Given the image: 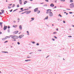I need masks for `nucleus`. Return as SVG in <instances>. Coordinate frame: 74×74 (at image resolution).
Masks as SVG:
<instances>
[{
  "label": "nucleus",
  "mask_w": 74,
  "mask_h": 74,
  "mask_svg": "<svg viewBox=\"0 0 74 74\" xmlns=\"http://www.w3.org/2000/svg\"><path fill=\"white\" fill-rule=\"evenodd\" d=\"M70 7L71 8H74V4L73 3H72L70 4Z\"/></svg>",
  "instance_id": "f257e3e1"
},
{
  "label": "nucleus",
  "mask_w": 74,
  "mask_h": 74,
  "mask_svg": "<svg viewBox=\"0 0 74 74\" xmlns=\"http://www.w3.org/2000/svg\"><path fill=\"white\" fill-rule=\"evenodd\" d=\"M49 15L50 17H52L53 16V13H52V12H50V13H49Z\"/></svg>",
  "instance_id": "f03ea898"
},
{
  "label": "nucleus",
  "mask_w": 74,
  "mask_h": 74,
  "mask_svg": "<svg viewBox=\"0 0 74 74\" xmlns=\"http://www.w3.org/2000/svg\"><path fill=\"white\" fill-rule=\"evenodd\" d=\"M51 11V9L47 10L46 14H49V13H50Z\"/></svg>",
  "instance_id": "7ed1b4c3"
},
{
  "label": "nucleus",
  "mask_w": 74,
  "mask_h": 74,
  "mask_svg": "<svg viewBox=\"0 0 74 74\" xmlns=\"http://www.w3.org/2000/svg\"><path fill=\"white\" fill-rule=\"evenodd\" d=\"M7 26H4V27L3 28V30H5L7 29Z\"/></svg>",
  "instance_id": "20e7f679"
},
{
  "label": "nucleus",
  "mask_w": 74,
  "mask_h": 74,
  "mask_svg": "<svg viewBox=\"0 0 74 74\" xmlns=\"http://www.w3.org/2000/svg\"><path fill=\"white\" fill-rule=\"evenodd\" d=\"M50 7H54V5L53 3H51L50 4Z\"/></svg>",
  "instance_id": "39448f33"
},
{
  "label": "nucleus",
  "mask_w": 74,
  "mask_h": 74,
  "mask_svg": "<svg viewBox=\"0 0 74 74\" xmlns=\"http://www.w3.org/2000/svg\"><path fill=\"white\" fill-rule=\"evenodd\" d=\"M15 39H18L19 38V37L18 36H14Z\"/></svg>",
  "instance_id": "423d86ee"
},
{
  "label": "nucleus",
  "mask_w": 74,
  "mask_h": 74,
  "mask_svg": "<svg viewBox=\"0 0 74 74\" xmlns=\"http://www.w3.org/2000/svg\"><path fill=\"white\" fill-rule=\"evenodd\" d=\"M37 11H38V8H36L34 10V12H36Z\"/></svg>",
  "instance_id": "0eeeda50"
},
{
  "label": "nucleus",
  "mask_w": 74,
  "mask_h": 74,
  "mask_svg": "<svg viewBox=\"0 0 74 74\" xmlns=\"http://www.w3.org/2000/svg\"><path fill=\"white\" fill-rule=\"evenodd\" d=\"M18 31H16L14 32V34H17L18 33Z\"/></svg>",
  "instance_id": "6e6552de"
},
{
  "label": "nucleus",
  "mask_w": 74,
  "mask_h": 74,
  "mask_svg": "<svg viewBox=\"0 0 74 74\" xmlns=\"http://www.w3.org/2000/svg\"><path fill=\"white\" fill-rule=\"evenodd\" d=\"M19 29H20V30H22V25H20L19 26Z\"/></svg>",
  "instance_id": "1a4fd4ad"
},
{
  "label": "nucleus",
  "mask_w": 74,
  "mask_h": 74,
  "mask_svg": "<svg viewBox=\"0 0 74 74\" xmlns=\"http://www.w3.org/2000/svg\"><path fill=\"white\" fill-rule=\"evenodd\" d=\"M31 12V11H29L28 12H27L26 13V14H30V13Z\"/></svg>",
  "instance_id": "9d476101"
},
{
  "label": "nucleus",
  "mask_w": 74,
  "mask_h": 74,
  "mask_svg": "<svg viewBox=\"0 0 74 74\" xmlns=\"http://www.w3.org/2000/svg\"><path fill=\"white\" fill-rule=\"evenodd\" d=\"M3 23V22H0V26H3V25H2Z\"/></svg>",
  "instance_id": "9b49d317"
},
{
  "label": "nucleus",
  "mask_w": 74,
  "mask_h": 74,
  "mask_svg": "<svg viewBox=\"0 0 74 74\" xmlns=\"http://www.w3.org/2000/svg\"><path fill=\"white\" fill-rule=\"evenodd\" d=\"M1 11L2 12V14H4V10H1Z\"/></svg>",
  "instance_id": "f8f14e48"
},
{
  "label": "nucleus",
  "mask_w": 74,
  "mask_h": 74,
  "mask_svg": "<svg viewBox=\"0 0 74 74\" xmlns=\"http://www.w3.org/2000/svg\"><path fill=\"white\" fill-rule=\"evenodd\" d=\"M27 1H25L24 2V4H26V3H27Z\"/></svg>",
  "instance_id": "ddd939ff"
},
{
  "label": "nucleus",
  "mask_w": 74,
  "mask_h": 74,
  "mask_svg": "<svg viewBox=\"0 0 74 74\" xmlns=\"http://www.w3.org/2000/svg\"><path fill=\"white\" fill-rule=\"evenodd\" d=\"M24 36V35H20L19 37H21V38H22Z\"/></svg>",
  "instance_id": "4468645a"
},
{
  "label": "nucleus",
  "mask_w": 74,
  "mask_h": 74,
  "mask_svg": "<svg viewBox=\"0 0 74 74\" xmlns=\"http://www.w3.org/2000/svg\"><path fill=\"white\" fill-rule=\"evenodd\" d=\"M48 16H47L45 18V19H48Z\"/></svg>",
  "instance_id": "2eb2a0df"
},
{
  "label": "nucleus",
  "mask_w": 74,
  "mask_h": 74,
  "mask_svg": "<svg viewBox=\"0 0 74 74\" xmlns=\"http://www.w3.org/2000/svg\"><path fill=\"white\" fill-rule=\"evenodd\" d=\"M12 38H13V39H15V36H14L12 37Z\"/></svg>",
  "instance_id": "dca6fc26"
},
{
  "label": "nucleus",
  "mask_w": 74,
  "mask_h": 74,
  "mask_svg": "<svg viewBox=\"0 0 74 74\" xmlns=\"http://www.w3.org/2000/svg\"><path fill=\"white\" fill-rule=\"evenodd\" d=\"M17 26V25H13V27H16Z\"/></svg>",
  "instance_id": "f3484780"
},
{
  "label": "nucleus",
  "mask_w": 74,
  "mask_h": 74,
  "mask_svg": "<svg viewBox=\"0 0 74 74\" xmlns=\"http://www.w3.org/2000/svg\"><path fill=\"white\" fill-rule=\"evenodd\" d=\"M18 9H15V10H13V12H15V11H17V10H18Z\"/></svg>",
  "instance_id": "a211bd4d"
},
{
  "label": "nucleus",
  "mask_w": 74,
  "mask_h": 74,
  "mask_svg": "<svg viewBox=\"0 0 74 74\" xmlns=\"http://www.w3.org/2000/svg\"><path fill=\"white\" fill-rule=\"evenodd\" d=\"M6 38H3L2 39V40H4L5 39H6Z\"/></svg>",
  "instance_id": "6ab92c4d"
},
{
  "label": "nucleus",
  "mask_w": 74,
  "mask_h": 74,
  "mask_svg": "<svg viewBox=\"0 0 74 74\" xmlns=\"http://www.w3.org/2000/svg\"><path fill=\"white\" fill-rule=\"evenodd\" d=\"M70 1L71 3H73V0H70Z\"/></svg>",
  "instance_id": "aec40b11"
},
{
  "label": "nucleus",
  "mask_w": 74,
  "mask_h": 74,
  "mask_svg": "<svg viewBox=\"0 0 74 74\" xmlns=\"http://www.w3.org/2000/svg\"><path fill=\"white\" fill-rule=\"evenodd\" d=\"M8 33H10V29H8Z\"/></svg>",
  "instance_id": "412c9836"
},
{
  "label": "nucleus",
  "mask_w": 74,
  "mask_h": 74,
  "mask_svg": "<svg viewBox=\"0 0 74 74\" xmlns=\"http://www.w3.org/2000/svg\"><path fill=\"white\" fill-rule=\"evenodd\" d=\"M24 10H22L21 11H20L19 12H23V11H24Z\"/></svg>",
  "instance_id": "4be33fe9"
},
{
  "label": "nucleus",
  "mask_w": 74,
  "mask_h": 74,
  "mask_svg": "<svg viewBox=\"0 0 74 74\" xmlns=\"http://www.w3.org/2000/svg\"><path fill=\"white\" fill-rule=\"evenodd\" d=\"M40 11L38 10V11L37 13V14H39V13H40Z\"/></svg>",
  "instance_id": "5701e85b"
},
{
  "label": "nucleus",
  "mask_w": 74,
  "mask_h": 74,
  "mask_svg": "<svg viewBox=\"0 0 74 74\" xmlns=\"http://www.w3.org/2000/svg\"><path fill=\"white\" fill-rule=\"evenodd\" d=\"M19 3H20V4H21V5H22V1H21V2H19Z\"/></svg>",
  "instance_id": "b1692460"
},
{
  "label": "nucleus",
  "mask_w": 74,
  "mask_h": 74,
  "mask_svg": "<svg viewBox=\"0 0 74 74\" xmlns=\"http://www.w3.org/2000/svg\"><path fill=\"white\" fill-rule=\"evenodd\" d=\"M29 10V9H25L23 10L24 11H26V10Z\"/></svg>",
  "instance_id": "393cba45"
},
{
  "label": "nucleus",
  "mask_w": 74,
  "mask_h": 74,
  "mask_svg": "<svg viewBox=\"0 0 74 74\" xmlns=\"http://www.w3.org/2000/svg\"><path fill=\"white\" fill-rule=\"evenodd\" d=\"M12 5V4H9L8 5H9V6H11V5Z\"/></svg>",
  "instance_id": "a878e982"
},
{
  "label": "nucleus",
  "mask_w": 74,
  "mask_h": 74,
  "mask_svg": "<svg viewBox=\"0 0 74 74\" xmlns=\"http://www.w3.org/2000/svg\"><path fill=\"white\" fill-rule=\"evenodd\" d=\"M14 39H12V41H16V39H14Z\"/></svg>",
  "instance_id": "bb28decb"
},
{
  "label": "nucleus",
  "mask_w": 74,
  "mask_h": 74,
  "mask_svg": "<svg viewBox=\"0 0 74 74\" xmlns=\"http://www.w3.org/2000/svg\"><path fill=\"white\" fill-rule=\"evenodd\" d=\"M15 4H14L12 6V7L14 8V7H15Z\"/></svg>",
  "instance_id": "cd10ccee"
},
{
  "label": "nucleus",
  "mask_w": 74,
  "mask_h": 74,
  "mask_svg": "<svg viewBox=\"0 0 74 74\" xmlns=\"http://www.w3.org/2000/svg\"><path fill=\"white\" fill-rule=\"evenodd\" d=\"M31 19L32 20V21H33V20H34V18H31Z\"/></svg>",
  "instance_id": "c85d7f7f"
},
{
  "label": "nucleus",
  "mask_w": 74,
  "mask_h": 74,
  "mask_svg": "<svg viewBox=\"0 0 74 74\" xmlns=\"http://www.w3.org/2000/svg\"><path fill=\"white\" fill-rule=\"evenodd\" d=\"M54 38H56V39H57V38H58L55 36H54Z\"/></svg>",
  "instance_id": "c756f323"
},
{
  "label": "nucleus",
  "mask_w": 74,
  "mask_h": 74,
  "mask_svg": "<svg viewBox=\"0 0 74 74\" xmlns=\"http://www.w3.org/2000/svg\"><path fill=\"white\" fill-rule=\"evenodd\" d=\"M57 32H54L53 33V34H56Z\"/></svg>",
  "instance_id": "7c9ffc66"
},
{
  "label": "nucleus",
  "mask_w": 74,
  "mask_h": 74,
  "mask_svg": "<svg viewBox=\"0 0 74 74\" xmlns=\"http://www.w3.org/2000/svg\"><path fill=\"white\" fill-rule=\"evenodd\" d=\"M8 9H10V8H11L10 7V6H8Z\"/></svg>",
  "instance_id": "2f4dec72"
},
{
  "label": "nucleus",
  "mask_w": 74,
  "mask_h": 74,
  "mask_svg": "<svg viewBox=\"0 0 74 74\" xmlns=\"http://www.w3.org/2000/svg\"><path fill=\"white\" fill-rule=\"evenodd\" d=\"M59 16H60V17H62V16L60 15V14H59Z\"/></svg>",
  "instance_id": "473e14b6"
},
{
  "label": "nucleus",
  "mask_w": 74,
  "mask_h": 74,
  "mask_svg": "<svg viewBox=\"0 0 74 74\" xmlns=\"http://www.w3.org/2000/svg\"><path fill=\"white\" fill-rule=\"evenodd\" d=\"M68 37H72V36H68Z\"/></svg>",
  "instance_id": "72a5a7b5"
},
{
  "label": "nucleus",
  "mask_w": 74,
  "mask_h": 74,
  "mask_svg": "<svg viewBox=\"0 0 74 74\" xmlns=\"http://www.w3.org/2000/svg\"><path fill=\"white\" fill-rule=\"evenodd\" d=\"M17 7H19V4H18L17 5Z\"/></svg>",
  "instance_id": "f704fd0d"
},
{
  "label": "nucleus",
  "mask_w": 74,
  "mask_h": 74,
  "mask_svg": "<svg viewBox=\"0 0 74 74\" xmlns=\"http://www.w3.org/2000/svg\"><path fill=\"white\" fill-rule=\"evenodd\" d=\"M44 6L45 7H47V5H44Z\"/></svg>",
  "instance_id": "c9c22d12"
},
{
  "label": "nucleus",
  "mask_w": 74,
  "mask_h": 74,
  "mask_svg": "<svg viewBox=\"0 0 74 74\" xmlns=\"http://www.w3.org/2000/svg\"><path fill=\"white\" fill-rule=\"evenodd\" d=\"M40 45V44L38 43H36V45Z\"/></svg>",
  "instance_id": "e433bc0d"
},
{
  "label": "nucleus",
  "mask_w": 74,
  "mask_h": 74,
  "mask_svg": "<svg viewBox=\"0 0 74 74\" xmlns=\"http://www.w3.org/2000/svg\"><path fill=\"white\" fill-rule=\"evenodd\" d=\"M8 42V41L6 40L4 42V43H6V42Z\"/></svg>",
  "instance_id": "4c0bfd02"
},
{
  "label": "nucleus",
  "mask_w": 74,
  "mask_h": 74,
  "mask_svg": "<svg viewBox=\"0 0 74 74\" xmlns=\"http://www.w3.org/2000/svg\"><path fill=\"white\" fill-rule=\"evenodd\" d=\"M61 1H65V0H61Z\"/></svg>",
  "instance_id": "58836bf2"
},
{
  "label": "nucleus",
  "mask_w": 74,
  "mask_h": 74,
  "mask_svg": "<svg viewBox=\"0 0 74 74\" xmlns=\"http://www.w3.org/2000/svg\"><path fill=\"white\" fill-rule=\"evenodd\" d=\"M19 36V37H18V38H21V36Z\"/></svg>",
  "instance_id": "ea45409f"
},
{
  "label": "nucleus",
  "mask_w": 74,
  "mask_h": 74,
  "mask_svg": "<svg viewBox=\"0 0 74 74\" xmlns=\"http://www.w3.org/2000/svg\"><path fill=\"white\" fill-rule=\"evenodd\" d=\"M69 14H73V12H69Z\"/></svg>",
  "instance_id": "a19ab883"
},
{
  "label": "nucleus",
  "mask_w": 74,
  "mask_h": 74,
  "mask_svg": "<svg viewBox=\"0 0 74 74\" xmlns=\"http://www.w3.org/2000/svg\"><path fill=\"white\" fill-rule=\"evenodd\" d=\"M10 12H12V9L11 10H9Z\"/></svg>",
  "instance_id": "79ce46f5"
},
{
  "label": "nucleus",
  "mask_w": 74,
  "mask_h": 74,
  "mask_svg": "<svg viewBox=\"0 0 74 74\" xmlns=\"http://www.w3.org/2000/svg\"><path fill=\"white\" fill-rule=\"evenodd\" d=\"M66 10H70V9H66Z\"/></svg>",
  "instance_id": "37998d69"
},
{
  "label": "nucleus",
  "mask_w": 74,
  "mask_h": 74,
  "mask_svg": "<svg viewBox=\"0 0 74 74\" xmlns=\"http://www.w3.org/2000/svg\"><path fill=\"white\" fill-rule=\"evenodd\" d=\"M17 44H18V45H19V44H20V43H19V42H18Z\"/></svg>",
  "instance_id": "c03bdc74"
},
{
  "label": "nucleus",
  "mask_w": 74,
  "mask_h": 74,
  "mask_svg": "<svg viewBox=\"0 0 74 74\" xmlns=\"http://www.w3.org/2000/svg\"><path fill=\"white\" fill-rule=\"evenodd\" d=\"M32 43H33V44H35V43H36V42H32Z\"/></svg>",
  "instance_id": "a18cd8bd"
},
{
  "label": "nucleus",
  "mask_w": 74,
  "mask_h": 74,
  "mask_svg": "<svg viewBox=\"0 0 74 74\" xmlns=\"http://www.w3.org/2000/svg\"><path fill=\"white\" fill-rule=\"evenodd\" d=\"M23 8H21L20 10H23Z\"/></svg>",
  "instance_id": "49530a36"
},
{
  "label": "nucleus",
  "mask_w": 74,
  "mask_h": 74,
  "mask_svg": "<svg viewBox=\"0 0 74 74\" xmlns=\"http://www.w3.org/2000/svg\"><path fill=\"white\" fill-rule=\"evenodd\" d=\"M38 51H41V49H39L38 50Z\"/></svg>",
  "instance_id": "de8ad7c7"
},
{
  "label": "nucleus",
  "mask_w": 74,
  "mask_h": 74,
  "mask_svg": "<svg viewBox=\"0 0 74 74\" xmlns=\"http://www.w3.org/2000/svg\"><path fill=\"white\" fill-rule=\"evenodd\" d=\"M4 53H8V52L7 51H4Z\"/></svg>",
  "instance_id": "09e8293b"
},
{
  "label": "nucleus",
  "mask_w": 74,
  "mask_h": 74,
  "mask_svg": "<svg viewBox=\"0 0 74 74\" xmlns=\"http://www.w3.org/2000/svg\"><path fill=\"white\" fill-rule=\"evenodd\" d=\"M8 29H10V27L9 26H8Z\"/></svg>",
  "instance_id": "8fccbe9b"
},
{
  "label": "nucleus",
  "mask_w": 74,
  "mask_h": 74,
  "mask_svg": "<svg viewBox=\"0 0 74 74\" xmlns=\"http://www.w3.org/2000/svg\"><path fill=\"white\" fill-rule=\"evenodd\" d=\"M25 62H28V60H25Z\"/></svg>",
  "instance_id": "3c124183"
},
{
  "label": "nucleus",
  "mask_w": 74,
  "mask_h": 74,
  "mask_svg": "<svg viewBox=\"0 0 74 74\" xmlns=\"http://www.w3.org/2000/svg\"><path fill=\"white\" fill-rule=\"evenodd\" d=\"M27 58H31V57H27Z\"/></svg>",
  "instance_id": "603ef678"
},
{
  "label": "nucleus",
  "mask_w": 74,
  "mask_h": 74,
  "mask_svg": "<svg viewBox=\"0 0 74 74\" xmlns=\"http://www.w3.org/2000/svg\"><path fill=\"white\" fill-rule=\"evenodd\" d=\"M52 40L53 41H55V39L54 38H52Z\"/></svg>",
  "instance_id": "864d4df0"
},
{
  "label": "nucleus",
  "mask_w": 74,
  "mask_h": 74,
  "mask_svg": "<svg viewBox=\"0 0 74 74\" xmlns=\"http://www.w3.org/2000/svg\"><path fill=\"white\" fill-rule=\"evenodd\" d=\"M57 20H58V21H60V18H58L57 19Z\"/></svg>",
  "instance_id": "5fc2aeb1"
},
{
  "label": "nucleus",
  "mask_w": 74,
  "mask_h": 74,
  "mask_svg": "<svg viewBox=\"0 0 74 74\" xmlns=\"http://www.w3.org/2000/svg\"><path fill=\"white\" fill-rule=\"evenodd\" d=\"M63 23H66V22L65 21H63Z\"/></svg>",
  "instance_id": "6e6d98bb"
},
{
  "label": "nucleus",
  "mask_w": 74,
  "mask_h": 74,
  "mask_svg": "<svg viewBox=\"0 0 74 74\" xmlns=\"http://www.w3.org/2000/svg\"><path fill=\"white\" fill-rule=\"evenodd\" d=\"M0 15H2V13L1 12H0Z\"/></svg>",
  "instance_id": "4d7b16f0"
},
{
  "label": "nucleus",
  "mask_w": 74,
  "mask_h": 74,
  "mask_svg": "<svg viewBox=\"0 0 74 74\" xmlns=\"http://www.w3.org/2000/svg\"><path fill=\"white\" fill-rule=\"evenodd\" d=\"M46 1H47V2H48V0H45Z\"/></svg>",
  "instance_id": "13d9d810"
},
{
  "label": "nucleus",
  "mask_w": 74,
  "mask_h": 74,
  "mask_svg": "<svg viewBox=\"0 0 74 74\" xmlns=\"http://www.w3.org/2000/svg\"><path fill=\"white\" fill-rule=\"evenodd\" d=\"M49 56H47V57H46V58H48V57H49Z\"/></svg>",
  "instance_id": "bf43d9fd"
},
{
  "label": "nucleus",
  "mask_w": 74,
  "mask_h": 74,
  "mask_svg": "<svg viewBox=\"0 0 74 74\" xmlns=\"http://www.w3.org/2000/svg\"><path fill=\"white\" fill-rule=\"evenodd\" d=\"M13 22H14V23H15V22H16V21H13Z\"/></svg>",
  "instance_id": "052dcab7"
},
{
  "label": "nucleus",
  "mask_w": 74,
  "mask_h": 74,
  "mask_svg": "<svg viewBox=\"0 0 74 74\" xmlns=\"http://www.w3.org/2000/svg\"><path fill=\"white\" fill-rule=\"evenodd\" d=\"M27 33H29V31H27Z\"/></svg>",
  "instance_id": "680f3d73"
},
{
  "label": "nucleus",
  "mask_w": 74,
  "mask_h": 74,
  "mask_svg": "<svg viewBox=\"0 0 74 74\" xmlns=\"http://www.w3.org/2000/svg\"><path fill=\"white\" fill-rule=\"evenodd\" d=\"M2 34V32H0V34Z\"/></svg>",
  "instance_id": "e2e57ef3"
},
{
  "label": "nucleus",
  "mask_w": 74,
  "mask_h": 74,
  "mask_svg": "<svg viewBox=\"0 0 74 74\" xmlns=\"http://www.w3.org/2000/svg\"><path fill=\"white\" fill-rule=\"evenodd\" d=\"M27 35H28V36H29V33H27Z\"/></svg>",
  "instance_id": "0e129e2a"
},
{
  "label": "nucleus",
  "mask_w": 74,
  "mask_h": 74,
  "mask_svg": "<svg viewBox=\"0 0 74 74\" xmlns=\"http://www.w3.org/2000/svg\"><path fill=\"white\" fill-rule=\"evenodd\" d=\"M19 1L20 2L22 1V0H19Z\"/></svg>",
  "instance_id": "69168bd1"
},
{
  "label": "nucleus",
  "mask_w": 74,
  "mask_h": 74,
  "mask_svg": "<svg viewBox=\"0 0 74 74\" xmlns=\"http://www.w3.org/2000/svg\"><path fill=\"white\" fill-rule=\"evenodd\" d=\"M12 36H13L12 35H10V37H12Z\"/></svg>",
  "instance_id": "338daca9"
},
{
  "label": "nucleus",
  "mask_w": 74,
  "mask_h": 74,
  "mask_svg": "<svg viewBox=\"0 0 74 74\" xmlns=\"http://www.w3.org/2000/svg\"><path fill=\"white\" fill-rule=\"evenodd\" d=\"M30 60H28V61H30Z\"/></svg>",
  "instance_id": "774afa93"
}]
</instances>
